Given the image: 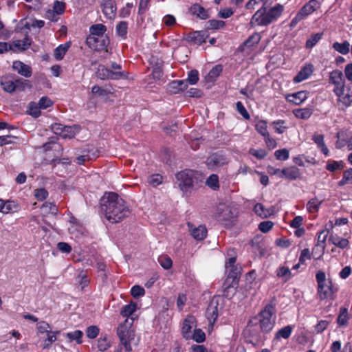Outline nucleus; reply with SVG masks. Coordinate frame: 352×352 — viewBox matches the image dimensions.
<instances>
[{"instance_id":"nucleus-1","label":"nucleus","mask_w":352,"mask_h":352,"mask_svg":"<svg viewBox=\"0 0 352 352\" xmlns=\"http://www.w3.org/2000/svg\"><path fill=\"white\" fill-rule=\"evenodd\" d=\"M100 205L101 213L112 223L121 221L130 214L124 200L113 192H105L100 200Z\"/></svg>"},{"instance_id":"nucleus-2","label":"nucleus","mask_w":352,"mask_h":352,"mask_svg":"<svg viewBox=\"0 0 352 352\" xmlns=\"http://www.w3.org/2000/svg\"><path fill=\"white\" fill-rule=\"evenodd\" d=\"M274 307L272 305H267L262 310L258 317L251 319L248 324V329L250 332L255 330V327L259 324L262 332L269 333L274 327L275 324V317H273Z\"/></svg>"},{"instance_id":"nucleus-3","label":"nucleus","mask_w":352,"mask_h":352,"mask_svg":"<svg viewBox=\"0 0 352 352\" xmlns=\"http://www.w3.org/2000/svg\"><path fill=\"white\" fill-rule=\"evenodd\" d=\"M284 10V7L281 4H276L268 10L265 7V4L258 10L252 16L250 21L252 26L256 25L261 26H267L276 21Z\"/></svg>"},{"instance_id":"nucleus-4","label":"nucleus","mask_w":352,"mask_h":352,"mask_svg":"<svg viewBox=\"0 0 352 352\" xmlns=\"http://www.w3.org/2000/svg\"><path fill=\"white\" fill-rule=\"evenodd\" d=\"M317 295L320 300L332 301L336 299L338 288L331 278H327L324 272L319 270L316 275Z\"/></svg>"},{"instance_id":"nucleus-5","label":"nucleus","mask_w":352,"mask_h":352,"mask_svg":"<svg viewBox=\"0 0 352 352\" xmlns=\"http://www.w3.org/2000/svg\"><path fill=\"white\" fill-rule=\"evenodd\" d=\"M175 177L178 187L184 192L191 191L203 179L201 173L190 169L178 172L175 175Z\"/></svg>"},{"instance_id":"nucleus-6","label":"nucleus","mask_w":352,"mask_h":352,"mask_svg":"<svg viewBox=\"0 0 352 352\" xmlns=\"http://www.w3.org/2000/svg\"><path fill=\"white\" fill-rule=\"evenodd\" d=\"M128 319L124 324H120L117 329V334L120 338V344L115 352H131V341L134 339V332L126 324Z\"/></svg>"},{"instance_id":"nucleus-7","label":"nucleus","mask_w":352,"mask_h":352,"mask_svg":"<svg viewBox=\"0 0 352 352\" xmlns=\"http://www.w3.org/2000/svg\"><path fill=\"white\" fill-rule=\"evenodd\" d=\"M215 217L218 221L224 222L226 227L233 225L236 214L234 210L225 204H219L216 210Z\"/></svg>"},{"instance_id":"nucleus-8","label":"nucleus","mask_w":352,"mask_h":352,"mask_svg":"<svg viewBox=\"0 0 352 352\" xmlns=\"http://www.w3.org/2000/svg\"><path fill=\"white\" fill-rule=\"evenodd\" d=\"M223 300L219 296H214L206 309V317L210 324H213L217 320L219 311L223 309Z\"/></svg>"},{"instance_id":"nucleus-9","label":"nucleus","mask_w":352,"mask_h":352,"mask_svg":"<svg viewBox=\"0 0 352 352\" xmlns=\"http://www.w3.org/2000/svg\"><path fill=\"white\" fill-rule=\"evenodd\" d=\"M96 76L101 80L111 79L120 80L126 79L128 77V73L123 71H113L107 69L103 65H99L96 72Z\"/></svg>"},{"instance_id":"nucleus-10","label":"nucleus","mask_w":352,"mask_h":352,"mask_svg":"<svg viewBox=\"0 0 352 352\" xmlns=\"http://www.w3.org/2000/svg\"><path fill=\"white\" fill-rule=\"evenodd\" d=\"M333 91L338 97V104L341 108L349 107L352 103V88L351 86L342 87L333 89Z\"/></svg>"},{"instance_id":"nucleus-11","label":"nucleus","mask_w":352,"mask_h":352,"mask_svg":"<svg viewBox=\"0 0 352 352\" xmlns=\"http://www.w3.org/2000/svg\"><path fill=\"white\" fill-rule=\"evenodd\" d=\"M86 44L91 49L101 52L105 50L107 52V47L109 44L108 36L94 37V36H88L86 38Z\"/></svg>"},{"instance_id":"nucleus-12","label":"nucleus","mask_w":352,"mask_h":352,"mask_svg":"<svg viewBox=\"0 0 352 352\" xmlns=\"http://www.w3.org/2000/svg\"><path fill=\"white\" fill-rule=\"evenodd\" d=\"M208 36L206 31H195L186 34L184 40L192 44L200 45L206 42Z\"/></svg>"},{"instance_id":"nucleus-13","label":"nucleus","mask_w":352,"mask_h":352,"mask_svg":"<svg viewBox=\"0 0 352 352\" xmlns=\"http://www.w3.org/2000/svg\"><path fill=\"white\" fill-rule=\"evenodd\" d=\"M101 7L104 14L109 19H113L116 14L115 0H102Z\"/></svg>"},{"instance_id":"nucleus-14","label":"nucleus","mask_w":352,"mask_h":352,"mask_svg":"<svg viewBox=\"0 0 352 352\" xmlns=\"http://www.w3.org/2000/svg\"><path fill=\"white\" fill-rule=\"evenodd\" d=\"M227 163L223 155L219 153H214L207 158L206 164L209 168L214 169Z\"/></svg>"},{"instance_id":"nucleus-15","label":"nucleus","mask_w":352,"mask_h":352,"mask_svg":"<svg viewBox=\"0 0 352 352\" xmlns=\"http://www.w3.org/2000/svg\"><path fill=\"white\" fill-rule=\"evenodd\" d=\"M329 82L334 85L333 89L340 88L345 85L343 73L340 70H333L329 75Z\"/></svg>"},{"instance_id":"nucleus-16","label":"nucleus","mask_w":352,"mask_h":352,"mask_svg":"<svg viewBox=\"0 0 352 352\" xmlns=\"http://www.w3.org/2000/svg\"><path fill=\"white\" fill-rule=\"evenodd\" d=\"M12 68L14 70L17 71L18 74L25 78H29L32 76L31 67L21 61H14L12 65Z\"/></svg>"},{"instance_id":"nucleus-17","label":"nucleus","mask_w":352,"mask_h":352,"mask_svg":"<svg viewBox=\"0 0 352 352\" xmlns=\"http://www.w3.org/2000/svg\"><path fill=\"white\" fill-rule=\"evenodd\" d=\"M195 318L192 316H187L183 322L182 333L184 338L188 339L191 338V330L193 327Z\"/></svg>"},{"instance_id":"nucleus-18","label":"nucleus","mask_w":352,"mask_h":352,"mask_svg":"<svg viewBox=\"0 0 352 352\" xmlns=\"http://www.w3.org/2000/svg\"><path fill=\"white\" fill-rule=\"evenodd\" d=\"M0 85L4 91L12 94L16 91L14 81L9 80L8 77L3 76L0 78Z\"/></svg>"},{"instance_id":"nucleus-19","label":"nucleus","mask_w":352,"mask_h":352,"mask_svg":"<svg viewBox=\"0 0 352 352\" xmlns=\"http://www.w3.org/2000/svg\"><path fill=\"white\" fill-rule=\"evenodd\" d=\"M254 211L256 214L265 219L270 217L274 212V208L267 209L262 204L258 203L254 207Z\"/></svg>"},{"instance_id":"nucleus-20","label":"nucleus","mask_w":352,"mask_h":352,"mask_svg":"<svg viewBox=\"0 0 352 352\" xmlns=\"http://www.w3.org/2000/svg\"><path fill=\"white\" fill-rule=\"evenodd\" d=\"M107 31L105 25L101 23L94 24L90 26L89 36H94V37L107 36L104 35Z\"/></svg>"},{"instance_id":"nucleus-21","label":"nucleus","mask_w":352,"mask_h":352,"mask_svg":"<svg viewBox=\"0 0 352 352\" xmlns=\"http://www.w3.org/2000/svg\"><path fill=\"white\" fill-rule=\"evenodd\" d=\"M308 3H305L302 8L300 10V11L297 13L296 16L292 20L290 23V27L294 28L295 27L298 22L300 21L305 19L308 16Z\"/></svg>"},{"instance_id":"nucleus-22","label":"nucleus","mask_w":352,"mask_h":352,"mask_svg":"<svg viewBox=\"0 0 352 352\" xmlns=\"http://www.w3.org/2000/svg\"><path fill=\"white\" fill-rule=\"evenodd\" d=\"M238 285H234L228 281H225L223 284V296L228 299H232L236 292Z\"/></svg>"},{"instance_id":"nucleus-23","label":"nucleus","mask_w":352,"mask_h":352,"mask_svg":"<svg viewBox=\"0 0 352 352\" xmlns=\"http://www.w3.org/2000/svg\"><path fill=\"white\" fill-rule=\"evenodd\" d=\"M307 97V93L305 91H300L292 94L288 95L287 99L288 101L295 103L296 104H300L303 102Z\"/></svg>"},{"instance_id":"nucleus-24","label":"nucleus","mask_w":352,"mask_h":352,"mask_svg":"<svg viewBox=\"0 0 352 352\" xmlns=\"http://www.w3.org/2000/svg\"><path fill=\"white\" fill-rule=\"evenodd\" d=\"M298 175L299 171L298 168L296 167H290L283 169L279 177L289 179H295L298 177Z\"/></svg>"},{"instance_id":"nucleus-25","label":"nucleus","mask_w":352,"mask_h":352,"mask_svg":"<svg viewBox=\"0 0 352 352\" xmlns=\"http://www.w3.org/2000/svg\"><path fill=\"white\" fill-rule=\"evenodd\" d=\"M241 269L238 267L231 268L225 281H228L234 285H239Z\"/></svg>"},{"instance_id":"nucleus-26","label":"nucleus","mask_w":352,"mask_h":352,"mask_svg":"<svg viewBox=\"0 0 352 352\" xmlns=\"http://www.w3.org/2000/svg\"><path fill=\"white\" fill-rule=\"evenodd\" d=\"M70 45H71V43L67 42L64 44H62V45H60L59 46H58L54 50V58L58 60H62L65 54H66V52H67L69 48L70 47Z\"/></svg>"},{"instance_id":"nucleus-27","label":"nucleus","mask_w":352,"mask_h":352,"mask_svg":"<svg viewBox=\"0 0 352 352\" xmlns=\"http://www.w3.org/2000/svg\"><path fill=\"white\" fill-rule=\"evenodd\" d=\"M190 10L192 14L197 15L201 19H206L209 17L207 10L199 4L192 5Z\"/></svg>"},{"instance_id":"nucleus-28","label":"nucleus","mask_w":352,"mask_h":352,"mask_svg":"<svg viewBox=\"0 0 352 352\" xmlns=\"http://www.w3.org/2000/svg\"><path fill=\"white\" fill-rule=\"evenodd\" d=\"M329 241L340 248H345L349 245V241L346 239L341 238L337 234H331Z\"/></svg>"},{"instance_id":"nucleus-29","label":"nucleus","mask_w":352,"mask_h":352,"mask_svg":"<svg viewBox=\"0 0 352 352\" xmlns=\"http://www.w3.org/2000/svg\"><path fill=\"white\" fill-rule=\"evenodd\" d=\"M191 235L196 240H203L206 237L207 229L204 226H199L191 230Z\"/></svg>"},{"instance_id":"nucleus-30","label":"nucleus","mask_w":352,"mask_h":352,"mask_svg":"<svg viewBox=\"0 0 352 352\" xmlns=\"http://www.w3.org/2000/svg\"><path fill=\"white\" fill-rule=\"evenodd\" d=\"M11 45L14 49L17 48L20 51H24L31 45V41L28 36H26L23 40H16Z\"/></svg>"},{"instance_id":"nucleus-31","label":"nucleus","mask_w":352,"mask_h":352,"mask_svg":"<svg viewBox=\"0 0 352 352\" xmlns=\"http://www.w3.org/2000/svg\"><path fill=\"white\" fill-rule=\"evenodd\" d=\"M312 140L317 144L318 148H319L325 155H328L329 149L324 144V136L322 135L315 134L313 135Z\"/></svg>"},{"instance_id":"nucleus-32","label":"nucleus","mask_w":352,"mask_h":352,"mask_svg":"<svg viewBox=\"0 0 352 352\" xmlns=\"http://www.w3.org/2000/svg\"><path fill=\"white\" fill-rule=\"evenodd\" d=\"M333 47L339 53L344 55L347 54L350 51V43L347 41H345L342 43L336 42L333 44Z\"/></svg>"},{"instance_id":"nucleus-33","label":"nucleus","mask_w":352,"mask_h":352,"mask_svg":"<svg viewBox=\"0 0 352 352\" xmlns=\"http://www.w3.org/2000/svg\"><path fill=\"white\" fill-rule=\"evenodd\" d=\"M292 332V327L290 325H287L284 327L283 328L279 329L276 335H275V339L279 340L280 338H283L284 339H287L290 337Z\"/></svg>"},{"instance_id":"nucleus-34","label":"nucleus","mask_w":352,"mask_h":352,"mask_svg":"<svg viewBox=\"0 0 352 352\" xmlns=\"http://www.w3.org/2000/svg\"><path fill=\"white\" fill-rule=\"evenodd\" d=\"M206 185L213 190H217L219 188V177L216 174H212L208 177L206 181Z\"/></svg>"},{"instance_id":"nucleus-35","label":"nucleus","mask_w":352,"mask_h":352,"mask_svg":"<svg viewBox=\"0 0 352 352\" xmlns=\"http://www.w3.org/2000/svg\"><path fill=\"white\" fill-rule=\"evenodd\" d=\"M278 277L283 278L284 282L287 281L292 277L291 270L287 267H280L276 270Z\"/></svg>"},{"instance_id":"nucleus-36","label":"nucleus","mask_w":352,"mask_h":352,"mask_svg":"<svg viewBox=\"0 0 352 352\" xmlns=\"http://www.w3.org/2000/svg\"><path fill=\"white\" fill-rule=\"evenodd\" d=\"M60 331H50L47 333V338L43 341V349H49L51 344L56 340V334H58Z\"/></svg>"},{"instance_id":"nucleus-37","label":"nucleus","mask_w":352,"mask_h":352,"mask_svg":"<svg viewBox=\"0 0 352 352\" xmlns=\"http://www.w3.org/2000/svg\"><path fill=\"white\" fill-rule=\"evenodd\" d=\"M69 129H71V126H63L58 123H55L52 125V130L55 134L63 135L65 138L68 135L67 133H65V131Z\"/></svg>"},{"instance_id":"nucleus-38","label":"nucleus","mask_w":352,"mask_h":352,"mask_svg":"<svg viewBox=\"0 0 352 352\" xmlns=\"http://www.w3.org/2000/svg\"><path fill=\"white\" fill-rule=\"evenodd\" d=\"M16 90L24 91L26 88L31 89L32 84L28 80L18 78L14 80Z\"/></svg>"},{"instance_id":"nucleus-39","label":"nucleus","mask_w":352,"mask_h":352,"mask_svg":"<svg viewBox=\"0 0 352 352\" xmlns=\"http://www.w3.org/2000/svg\"><path fill=\"white\" fill-rule=\"evenodd\" d=\"M41 107L35 102H30L28 105V113L32 117L36 118L41 116Z\"/></svg>"},{"instance_id":"nucleus-40","label":"nucleus","mask_w":352,"mask_h":352,"mask_svg":"<svg viewBox=\"0 0 352 352\" xmlns=\"http://www.w3.org/2000/svg\"><path fill=\"white\" fill-rule=\"evenodd\" d=\"M18 205L14 201L8 200L3 203V210L2 213L8 214L17 211Z\"/></svg>"},{"instance_id":"nucleus-41","label":"nucleus","mask_w":352,"mask_h":352,"mask_svg":"<svg viewBox=\"0 0 352 352\" xmlns=\"http://www.w3.org/2000/svg\"><path fill=\"white\" fill-rule=\"evenodd\" d=\"M308 78V65L305 64L302 69L294 78V82L298 83Z\"/></svg>"},{"instance_id":"nucleus-42","label":"nucleus","mask_w":352,"mask_h":352,"mask_svg":"<svg viewBox=\"0 0 352 352\" xmlns=\"http://www.w3.org/2000/svg\"><path fill=\"white\" fill-rule=\"evenodd\" d=\"M135 309L136 304L131 302L130 304L124 305L122 307L120 314L124 317H129L135 312Z\"/></svg>"},{"instance_id":"nucleus-43","label":"nucleus","mask_w":352,"mask_h":352,"mask_svg":"<svg viewBox=\"0 0 352 352\" xmlns=\"http://www.w3.org/2000/svg\"><path fill=\"white\" fill-rule=\"evenodd\" d=\"M261 35L259 33H254L251 35L245 42L244 45L248 47L254 46L258 44L261 40Z\"/></svg>"},{"instance_id":"nucleus-44","label":"nucleus","mask_w":352,"mask_h":352,"mask_svg":"<svg viewBox=\"0 0 352 352\" xmlns=\"http://www.w3.org/2000/svg\"><path fill=\"white\" fill-rule=\"evenodd\" d=\"M82 332L80 330H76L73 332H69L66 333V337L69 339L70 341L76 340L78 344L82 343Z\"/></svg>"},{"instance_id":"nucleus-45","label":"nucleus","mask_w":352,"mask_h":352,"mask_svg":"<svg viewBox=\"0 0 352 352\" xmlns=\"http://www.w3.org/2000/svg\"><path fill=\"white\" fill-rule=\"evenodd\" d=\"M348 311L346 308L341 307L337 321L339 325H344L347 322Z\"/></svg>"},{"instance_id":"nucleus-46","label":"nucleus","mask_w":352,"mask_h":352,"mask_svg":"<svg viewBox=\"0 0 352 352\" xmlns=\"http://www.w3.org/2000/svg\"><path fill=\"white\" fill-rule=\"evenodd\" d=\"M344 167L342 161H332L328 162L326 168L329 171L333 172L336 170H341Z\"/></svg>"},{"instance_id":"nucleus-47","label":"nucleus","mask_w":352,"mask_h":352,"mask_svg":"<svg viewBox=\"0 0 352 352\" xmlns=\"http://www.w3.org/2000/svg\"><path fill=\"white\" fill-rule=\"evenodd\" d=\"M267 127V122L264 120H261L256 124V131L263 137L268 136Z\"/></svg>"},{"instance_id":"nucleus-48","label":"nucleus","mask_w":352,"mask_h":352,"mask_svg":"<svg viewBox=\"0 0 352 352\" xmlns=\"http://www.w3.org/2000/svg\"><path fill=\"white\" fill-rule=\"evenodd\" d=\"M198 343L202 342L206 339L205 333L201 329H195L194 333L191 335V338Z\"/></svg>"},{"instance_id":"nucleus-49","label":"nucleus","mask_w":352,"mask_h":352,"mask_svg":"<svg viewBox=\"0 0 352 352\" xmlns=\"http://www.w3.org/2000/svg\"><path fill=\"white\" fill-rule=\"evenodd\" d=\"M100 329L96 325H91L87 328L86 335L90 339L96 338L99 334Z\"/></svg>"},{"instance_id":"nucleus-50","label":"nucleus","mask_w":352,"mask_h":352,"mask_svg":"<svg viewBox=\"0 0 352 352\" xmlns=\"http://www.w3.org/2000/svg\"><path fill=\"white\" fill-rule=\"evenodd\" d=\"M110 342L107 340V336L100 337L98 340V348L100 351H104L110 347Z\"/></svg>"},{"instance_id":"nucleus-51","label":"nucleus","mask_w":352,"mask_h":352,"mask_svg":"<svg viewBox=\"0 0 352 352\" xmlns=\"http://www.w3.org/2000/svg\"><path fill=\"white\" fill-rule=\"evenodd\" d=\"M38 333H47L52 331L50 324L45 321H41L37 324L36 327Z\"/></svg>"},{"instance_id":"nucleus-52","label":"nucleus","mask_w":352,"mask_h":352,"mask_svg":"<svg viewBox=\"0 0 352 352\" xmlns=\"http://www.w3.org/2000/svg\"><path fill=\"white\" fill-rule=\"evenodd\" d=\"M65 10V3L63 1H55L53 6L52 11L56 14H62Z\"/></svg>"},{"instance_id":"nucleus-53","label":"nucleus","mask_w":352,"mask_h":352,"mask_svg":"<svg viewBox=\"0 0 352 352\" xmlns=\"http://www.w3.org/2000/svg\"><path fill=\"white\" fill-rule=\"evenodd\" d=\"M116 32L119 36L122 37L126 36L127 33V23L125 21H120L116 25Z\"/></svg>"},{"instance_id":"nucleus-54","label":"nucleus","mask_w":352,"mask_h":352,"mask_svg":"<svg viewBox=\"0 0 352 352\" xmlns=\"http://www.w3.org/2000/svg\"><path fill=\"white\" fill-rule=\"evenodd\" d=\"M41 208L47 213H51L53 214H56L57 213L58 209L56 206L53 203L45 202L42 205Z\"/></svg>"},{"instance_id":"nucleus-55","label":"nucleus","mask_w":352,"mask_h":352,"mask_svg":"<svg viewBox=\"0 0 352 352\" xmlns=\"http://www.w3.org/2000/svg\"><path fill=\"white\" fill-rule=\"evenodd\" d=\"M236 109L237 111L243 117V118L245 120H249L250 118L249 113L241 102L239 101L236 103Z\"/></svg>"},{"instance_id":"nucleus-56","label":"nucleus","mask_w":352,"mask_h":352,"mask_svg":"<svg viewBox=\"0 0 352 352\" xmlns=\"http://www.w3.org/2000/svg\"><path fill=\"white\" fill-rule=\"evenodd\" d=\"M274 155L278 160H286L289 158V153L287 148H283L276 151Z\"/></svg>"},{"instance_id":"nucleus-57","label":"nucleus","mask_w":352,"mask_h":352,"mask_svg":"<svg viewBox=\"0 0 352 352\" xmlns=\"http://www.w3.org/2000/svg\"><path fill=\"white\" fill-rule=\"evenodd\" d=\"M131 294L135 298L143 296L145 294V291L143 287L139 285H134L131 289Z\"/></svg>"},{"instance_id":"nucleus-58","label":"nucleus","mask_w":352,"mask_h":352,"mask_svg":"<svg viewBox=\"0 0 352 352\" xmlns=\"http://www.w3.org/2000/svg\"><path fill=\"white\" fill-rule=\"evenodd\" d=\"M199 80V73L196 69L190 70L188 72V79L186 81L191 85H195Z\"/></svg>"},{"instance_id":"nucleus-59","label":"nucleus","mask_w":352,"mask_h":352,"mask_svg":"<svg viewBox=\"0 0 352 352\" xmlns=\"http://www.w3.org/2000/svg\"><path fill=\"white\" fill-rule=\"evenodd\" d=\"M328 236L327 230H322L318 233L316 245H321L325 248V241Z\"/></svg>"},{"instance_id":"nucleus-60","label":"nucleus","mask_w":352,"mask_h":352,"mask_svg":"<svg viewBox=\"0 0 352 352\" xmlns=\"http://www.w3.org/2000/svg\"><path fill=\"white\" fill-rule=\"evenodd\" d=\"M328 236L327 230H322L318 233L316 245H321L325 248V241Z\"/></svg>"},{"instance_id":"nucleus-61","label":"nucleus","mask_w":352,"mask_h":352,"mask_svg":"<svg viewBox=\"0 0 352 352\" xmlns=\"http://www.w3.org/2000/svg\"><path fill=\"white\" fill-rule=\"evenodd\" d=\"M274 226V223L270 221H262L258 225V229L263 233L268 232Z\"/></svg>"},{"instance_id":"nucleus-62","label":"nucleus","mask_w":352,"mask_h":352,"mask_svg":"<svg viewBox=\"0 0 352 352\" xmlns=\"http://www.w3.org/2000/svg\"><path fill=\"white\" fill-rule=\"evenodd\" d=\"M38 104L41 109H45L51 107L53 104V102L50 98L47 96H43L38 100Z\"/></svg>"},{"instance_id":"nucleus-63","label":"nucleus","mask_w":352,"mask_h":352,"mask_svg":"<svg viewBox=\"0 0 352 352\" xmlns=\"http://www.w3.org/2000/svg\"><path fill=\"white\" fill-rule=\"evenodd\" d=\"M162 176L159 174L151 175L148 179V182L153 186H157L162 182Z\"/></svg>"},{"instance_id":"nucleus-64","label":"nucleus","mask_w":352,"mask_h":352,"mask_svg":"<svg viewBox=\"0 0 352 352\" xmlns=\"http://www.w3.org/2000/svg\"><path fill=\"white\" fill-rule=\"evenodd\" d=\"M222 70H223V67L221 65H215L209 72L208 76L210 78L215 79L220 75V74L222 72Z\"/></svg>"}]
</instances>
